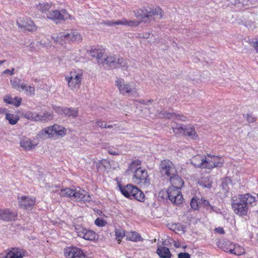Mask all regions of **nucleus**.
Wrapping results in <instances>:
<instances>
[{"label": "nucleus", "instance_id": "obj_1", "mask_svg": "<svg viewBox=\"0 0 258 258\" xmlns=\"http://www.w3.org/2000/svg\"><path fill=\"white\" fill-rule=\"evenodd\" d=\"M255 201V198L249 194L239 195L235 200H232V208L236 214L245 216L249 208L253 206Z\"/></svg>", "mask_w": 258, "mask_h": 258}, {"label": "nucleus", "instance_id": "obj_2", "mask_svg": "<svg viewBox=\"0 0 258 258\" xmlns=\"http://www.w3.org/2000/svg\"><path fill=\"white\" fill-rule=\"evenodd\" d=\"M59 194L60 196L67 197L77 201H82L85 203L91 200V198L88 192L81 188L77 189L67 187L61 189Z\"/></svg>", "mask_w": 258, "mask_h": 258}, {"label": "nucleus", "instance_id": "obj_3", "mask_svg": "<svg viewBox=\"0 0 258 258\" xmlns=\"http://www.w3.org/2000/svg\"><path fill=\"white\" fill-rule=\"evenodd\" d=\"M68 82L69 88L73 90H78L83 80V73L81 70H74L70 72L69 74L65 77Z\"/></svg>", "mask_w": 258, "mask_h": 258}, {"label": "nucleus", "instance_id": "obj_4", "mask_svg": "<svg viewBox=\"0 0 258 258\" xmlns=\"http://www.w3.org/2000/svg\"><path fill=\"white\" fill-rule=\"evenodd\" d=\"M82 40L81 35L76 30H69L67 32H61L59 36L54 38V40L61 44L71 41H79Z\"/></svg>", "mask_w": 258, "mask_h": 258}, {"label": "nucleus", "instance_id": "obj_5", "mask_svg": "<svg viewBox=\"0 0 258 258\" xmlns=\"http://www.w3.org/2000/svg\"><path fill=\"white\" fill-rule=\"evenodd\" d=\"M133 174L132 181L134 183L145 187L148 186L150 184V179L146 169L143 168L138 169Z\"/></svg>", "mask_w": 258, "mask_h": 258}, {"label": "nucleus", "instance_id": "obj_6", "mask_svg": "<svg viewBox=\"0 0 258 258\" xmlns=\"http://www.w3.org/2000/svg\"><path fill=\"white\" fill-rule=\"evenodd\" d=\"M160 173L168 177L176 174V170L173 163L169 160H162L159 165Z\"/></svg>", "mask_w": 258, "mask_h": 258}, {"label": "nucleus", "instance_id": "obj_7", "mask_svg": "<svg viewBox=\"0 0 258 258\" xmlns=\"http://www.w3.org/2000/svg\"><path fill=\"white\" fill-rule=\"evenodd\" d=\"M48 19L54 21L72 20L73 17L70 15L65 9H61L60 11L54 10L49 12L46 14Z\"/></svg>", "mask_w": 258, "mask_h": 258}, {"label": "nucleus", "instance_id": "obj_8", "mask_svg": "<svg viewBox=\"0 0 258 258\" xmlns=\"http://www.w3.org/2000/svg\"><path fill=\"white\" fill-rule=\"evenodd\" d=\"M180 189L174 187H169L167 193L170 201L174 205L178 206L181 204L183 200Z\"/></svg>", "mask_w": 258, "mask_h": 258}, {"label": "nucleus", "instance_id": "obj_9", "mask_svg": "<svg viewBox=\"0 0 258 258\" xmlns=\"http://www.w3.org/2000/svg\"><path fill=\"white\" fill-rule=\"evenodd\" d=\"M205 168L212 169L215 167H221L224 160L222 157L208 154L206 156Z\"/></svg>", "mask_w": 258, "mask_h": 258}, {"label": "nucleus", "instance_id": "obj_10", "mask_svg": "<svg viewBox=\"0 0 258 258\" xmlns=\"http://www.w3.org/2000/svg\"><path fill=\"white\" fill-rule=\"evenodd\" d=\"M17 25L20 29H24L29 32H33L37 30V27L34 22L28 18H19L17 20Z\"/></svg>", "mask_w": 258, "mask_h": 258}, {"label": "nucleus", "instance_id": "obj_11", "mask_svg": "<svg viewBox=\"0 0 258 258\" xmlns=\"http://www.w3.org/2000/svg\"><path fill=\"white\" fill-rule=\"evenodd\" d=\"M115 84L117 87L119 92L122 94H124L125 93L129 94L131 93H137L136 89L132 88L131 85L128 83H125L123 79H117L115 81Z\"/></svg>", "mask_w": 258, "mask_h": 258}, {"label": "nucleus", "instance_id": "obj_12", "mask_svg": "<svg viewBox=\"0 0 258 258\" xmlns=\"http://www.w3.org/2000/svg\"><path fill=\"white\" fill-rule=\"evenodd\" d=\"M64 254L67 258H88L80 248L76 247L66 248Z\"/></svg>", "mask_w": 258, "mask_h": 258}, {"label": "nucleus", "instance_id": "obj_13", "mask_svg": "<svg viewBox=\"0 0 258 258\" xmlns=\"http://www.w3.org/2000/svg\"><path fill=\"white\" fill-rule=\"evenodd\" d=\"M20 207L24 209H31L36 203V199L33 197L22 196L18 197Z\"/></svg>", "mask_w": 258, "mask_h": 258}, {"label": "nucleus", "instance_id": "obj_14", "mask_svg": "<svg viewBox=\"0 0 258 258\" xmlns=\"http://www.w3.org/2000/svg\"><path fill=\"white\" fill-rule=\"evenodd\" d=\"M25 251L18 247H13L7 250L4 258H23L25 256Z\"/></svg>", "mask_w": 258, "mask_h": 258}, {"label": "nucleus", "instance_id": "obj_15", "mask_svg": "<svg viewBox=\"0 0 258 258\" xmlns=\"http://www.w3.org/2000/svg\"><path fill=\"white\" fill-rule=\"evenodd\" d=\"M206 156L197 155L191 159V163L197 168H205Z\"/></svg>", "mask_w": 258, "mask_h": 258}, {"label": "nucleus", "instance_id": "obj_16", "mask_svg": "<svg viewBox=\"0 0 258 258\" xmlns=\"http://www.w3.org/2000/svg\"><path fill=\"white\" fill-rule=\"evenodd\" d=\"M136 186L132 185L127 184L125 186L119 187L120 190L123 196L125 197L132 199H133L134 194L135 192L134 190Z\"/></svg>", "mask_w": 258, "mask_h": 258}, {"label": "nucleus", "instance_id": "obj_17", "mask_svg": "<svg viewBox=\"0 0 258 258\" xmlns=\"http://www.w3.org/2000/svg\"><path fill=\"white\" fill-rule=\"evenodd\" d=\"M229 244V243H228ZM229 249L225 248V249L227 252L234 254L236 255H241L245 252V249L239 245H235L234 244H230Z\"/></svg>", "mask_w": 258, "mask_h": 258}, {"label": "nucleus", "instance_id": "obj_18", "mask_svg": "<svg viewBox=\"0 0 258 258\" xmlns=\"http://www.w3.org/2000/svg\"><path fill=\"white\" fill-rule=\"evenodd\" d=\"M53 125L48 126L41 130L38 136L41 138H52L54 137Z\"/></svg>", "mask_w": 258, "mask_h": 258}, {"label": "nucleus", "instance_id": "obj_19", "mask_svg": "<svg viewBox=\"0 0 258 258\" xmlns=\"http://www.w3.org/2000/svg\"><path fill=\"white\" fill-rule=\"evenodd\" d=\"M17 216V214L12 213L7 209H0V220L6 221H11L15 220Z\"/></svg>", "mask_w": 258, "mask_h": 258}, {"label": "nucleus", "instance_id": "obj_20", "mask_svg": "<svg viewBox=\"0 0 258 258\" xmlns=\"http://www.w3.org/2000/svg\"><path fill=\"white\" fill-rule=\"evenodd\" d=\"M20 146L26 151H30L34 149L37 145L33 144L31 139L28 138H23L20 142Z\"/></svg>", "mask_w": 258, "mask_h": 258}, {"label": "nucleus", "instance_id": "obj_21", "mask_svg": "<svg viewBox=\"0 0 258 258\" xmlns=\"http://www.w3.org/2000/svg\"><path fill=\"white\" fill-rule=\"evenodd\" d=\"M170 177V181L171 184V186L170 187H174L176 188L180 189L183 184L182 179L179 176L175 174Z\"/></svg>", "mask_w": 258, "mask_h": 258}, {"label": "nucleus", "instance_id": "obj_22", "mask_svg": "<svg viewBox=\"0 0 258 258\" xmlns=\"http://www.w3.org/2000/svg\"><path fill=\"white\" fill-rule=\"evenodd\" d=\"M3 100L8 104H12L16 107H18L21 104L22 99L18 97H16L13 99L11 96L7 95L4 97Z\"/></svg>", "mask_w": 258, "mask_h": 258}, {"label": "nucleus", "instance_id": "obj_23", "mask_svg": "<svg viewBox=\"0 0 258 258\" xmlns=\"http://www.w3.org/2000/svg\"><path fill=\"white\" fill-rule=\"evenodd\" d=\"M57 111L60 114H63L68 116H72L73 118L76 117L78 115V110L75 109L58 108Z\"/></svg>", "mask_w": 258, "mask_h": 258}, {"label": "nucleus", "instance_id": "obj_24", "mask_svg": "<svg viewBox=\"0 0 258 258\" xmlns=\"http://www.w3.org/2000/svg\"><path fill=\"white\" fill-rule=\"evenodd\" d=\"M156 252L161 258H171L172 255L169 248L164 246H158Z\"/></svg>", "mask_w": 258, "mask_h": 258}, {"label": "nucleus", "instance_id": "obj_25", "mask_svg": "<svg viewBox=\"0 0 258 258\" xmlns=\"http://www.w3.org/2000/svg\"><path fill=\"white\" fill-rule=\"evenodd\" d=\"M150 18L155 17V19L160 20L163 18L164 12L162 9L159 7L150 8Z\"/></svg>", "mask_w": 258, "mask_h": 258}, {"label": "nucleus", "instance_id": "obj_26", "mask_svg": "<svg viewBox=\"0 0 258 258\" xmlns=\"http://www.w3.org/2000/svg\"><path fill=\"white\" fill-rule=\"evenodd\" d=\"M54 137H62L67 134V130L62 126L57 124L53 125Z\"/></svg>", "mask_w": 258, "mask_h": 258}, {"label": "nucleus", "instance_id": "obj_27", "mask_svg": "<svg viewBox=\"0 0 258 258\" xmlns=\"http://www.w3.org/2000/svg\"><path fill=\"white\" fill-rule=\"evenodd\" d=\"M87 51L92 57H96L98 59L102 58L104 53L103 50L97 48L96 47H92L90 49L87 50Z\"/></svg>", "mask_w": 258, "mask_h": 258}, {"label": "nucleus", "instance_id": "obj_28", "mask_svg": "<svg viewBox=\"0 0 258 258\" xmlns=\"http://www.w3.org/2000/svg\"><path fill=\"white\" fill-rule=\"evenodd\" d=\"M11 84L13 88L20 91V89L22 90H24L25 87V83H21V80L17 78H14L10 80Z\"/></svg>", "mask_w": 258, "mask_h": 258}, {"label": "nucleus", "instance_id": "obj_29", "mask_svg": "<svg viewBox=\"0 0 258 258\" xmlns=\"http://www.w3.org/2000/svg\"><path fill=\"white\" fill-rule=\"evenodd\" d=\"M115 25H125L128 26H137L139 25V23L136 21L130 20L123 18L119 20L114 21Z\"/></svg>", "mask_w": 258, "mask_h": 258}, {"label": "nucleus", "instance_id": "obj_30", "mask_svg": "<svg viewBox=\"0 0 258 258\" xmlns=\"http://www.w3.org/2000/svg\"><path fill=\"white\" fill-rule=\"evenodd\" d=\"M171 127L173 132L175 134H179L183 135L184 132L186 129V126L181 124H177L175 122L171 124Z\"/></svg>", "mask_w": 258, "mask_h": 258}, {"label": "nucleus", "instance_id": "obj_31", "mask_svg": "<svg viewBox=\"0 0 258 258\" xmlns=\"http://www.w3.org/2000/svg\"><path fill=\"white\" fill-rule=\"evenodd\" d=\"M198 183L204 187L211 188L212 184V180L210 176L202 177L199 179Z\"/></svg>", "mask_w": 258, "mask_h": 258}, {"label": "nucleus", "instance_id": "obj_32", "mask_svg": "<svg viewBox=\"0 0 258 258\" xmlns=\"http://www.w3.org/2000/svg\"><path fill=\"white\" fill-rule=\"evenodd\" d=\"M126 237L127 240L134 242L142 241L143 239L141 235L135 231L128 233L126 234Z\"/></svg>", "mask_w": 258, "mask_h": 258}, {"label": "nucleus", "instance_id": "obj_33", "mask_svg": "<svg viewBox=\"0 0 258 258\" xmlns=\"http://www.w3.org/2000/svg\"><path fill=\"white\" fill-rule=\"evenodd\" d=\"M24 117L29 120L38 121L40 120V114L36 112H27L24 115Z\"/></svg>", "mask_w": 258, "mask_h": 258}, {"label": "nucleus", "instance_id": "obj_34", "mask_svg": "<svg viewBox=\"0 0 258 258\" xmlns=\"http://www.w3.org/2000/svg\"><path fill=\"white\" fill-rule=\"evenodd\" d=\"M96 234L93 231L86 229L82 238L87 240H93L96 238Z\"/></svg>", "mask_w": 258, "mask_h": 258}, {"label": "nucleus", "instance_id": "obj_35", "mask_svg": "<svg viewBox=\"0 0 258 258\" xmlns=\"http://www.w3.org/2000/svg\"><path fill=\"white\" fill-rule=\"evenodd\" d=\"M117 60V56L115 55L112 54L108 56L106 58L104 59L105 62L107 64H108L112 68H116V60Z\"/></svg>", "mask_w": 258, "mask_h": 258}, {"label": "nucleus", "instance_id": "obj_36", "mask_svg": "<svg viewBox=\"0 0 258 258\" xmlns=\"http://www.w3.org/2000/svg\"><path fill=\"white\" fill-rule=\"evenodd\" d=\"M184 134L183 136H187L192 139H196L197 137V133L195 131V129L190 126L187 127L186 126V129L184 132Z\"/></svg>", "mask_w": 258, "mask_h": 258}, {"label": "nucleus", "instance_id": "obj_37", "mask_svg": "<svg viewBox=\"0 0 258 258\" xmlns=\"http://www.w3.org/2000/svg\"><path fill=\"white\" fill-rule=\"evenodd\" d=\"M6 119L8 120L11 124H15L19 120V117L17 115L7 113L6 115Z\"/></svg>", "mask_w": 258, "mask_h": 258}, {"label": "nucleus", "instance_id": "obj_38", "mask_svg": "<svg viewBox=\"0 0 258 258\" xmlns=\"http://www.w3.org/2000/svg\"><path fill=\"white\" fill-rule=\"evenodd\" d=\"M96 164V168L99 169H102L104 168L105 169L109 165V162L106 159H102L99 160L97 162H95Z\"/></svg>", "mask_w": 258, "mask_h": 258}, {"label": "nucleus", "instance_id": "obj_39", "mask_svg": "<svg viewBox=\"0 0 258 258\" xmlns=\"http://www.w3.org/2000/svg\"><path fill=\"white\" fill-rule=\"evenodd\" d=\"M141 162L140 160H137L133 161L129 166V170L133 173H135V171L139 168H142L141 167Z\"/></svg>", "mask_w": 258, "mask_h": 258}, {"label": "nucleus", "instance_id": "obj_40", "mask_svg": "<svg viewBox=\"0 0 258 258\" xmlns=\"http://www.w3.org/2000/svg\"><path fill=\"white\" fill-rule=\"evenodd\" d=\"M134 190H135V192L134 194L133 199L141 202L144 201L145 198L144 194L137 187Z\"/></svg>", "mask_w": 258, "mask_h": 258}, {"label": "nucleus", "instance_id": "obj_41", "mask_svg": "<svg viewBox=\"0 0 258 258\" xmlns=\"http://www.w3.org/2000/svg\"><path fill=\"white\" fill-rule=\"evenodd\" d=\"M115 234L116 236V239L118 241V243H120L121 239L125 235V231L121 228L116 229L115 230Z\"/></svg>", "mask_w": 258, "mask_h": 258}, {"label": "nucleus", "instance_id": "obj_42", "mask_svg": "<svg viewBox=\"0 0 258 258\" xmlns=\"http://www.w3.org/2000/svg\"><path fill=\"white\" fill-rule=\"evenodd\" d=\"M51 8V5L48 3H39L36 5V8L42 13H45L49 10Z\"/></svg>", "mask_w": 258, "mask_h": 258}, {"label": "nucleus", "instance_id": "obj_43", "mask_svg": "<svg viewBox=\"0 0 258 258\" xmlns=\"http://www.w3.org/2000/svg\"><path fill=\"white\" fill-rule=\"evenodd\" d=\"M120 66L122 68H127V61L122 57L117 56V60H116V68Z\"/></svg>", "mask_w": 258, "mask_h": 258}, {"label": "nucleus", "instance_id": "obj_44", "mask_svg": "<svg viewBox=\"0 0 258 258\" xmlns=\"http://www.w3.org/2000/svg\"><path fill=\"white\" fill-rule=\"evenodd\" d=\"M74 227L75 231L77 233L78 236L82 238L86 229L80 225H75Z\"/></svg>", "mask_w": 258, "mask_h": 258}, {"label": "nucleus", "instance_id": "obj_45", "mask_svg": "<svg viewBox=\"0 0 258 258\" xmlns=\"http://www.w3.org/2000/svg\"><path fill=\"white\" fill-rule=\"evenodd\" d=\"M25 87L24 90H23L25 94L28 96H33L35 94V89L34 86H27L25 84Z\"/></svg>", "mask_w": 258, "mask_h": 258}, {"label": "nucleus", "instance_id": "obj_46", "mask_svg": "<svg viewBox=\"0 0 258 258\" xmlns=\"http://www.w3.org/2000/svg\"><path fill=\"white\" fill-rule=\"evenodd\" d=\"M145 8L141 9H139L134 11L135 16L139 19L145 18V13L144 12Z\"/></svg>", "mask_w": 258, "mask_h": 258}, {"label": "nucleus", "instance_id": "obj_47", "mask_svg": "<svg viewBox=\"0 0 258 258\" xmlns=\"http://www.w3.org/2000/svg\"><path fill=\"white\" fill-rule=\"evenodd\" d=\"M176 117L177 118H178L179 119L182 120V121H185L186 119V117L183 116H181L180 115H176L174 113H166V115L165 116V117H166L167 118H172L173 117Z\"/></svg>", "mask_w": 258, "mask_h": 258}, {"label": "nucleus", "instance_id": "obj_48", "mask_svg": "<svg viewBox=\"0 0 258 258\" xmlns=\"http://www.w3.org/2000/svg\"><path fill=\"white\" fill-rule=\"evenodd\" d=\"M106 222L104 219L98 218L95 221V224L99 227L105 226L106 224Z\"/></svg>", "mask_w": 258, "mask_h": 258}, {"label": "nucleus", "instance_id": "obj_49", "mask_svg": "<svg viewBox=\"0 0 258 258\" xmlns=\"http://www.w3.org/2000/svg\"><path fill=\"white\" fill-rule=\"evenodd\" d=\"M197 198H193L190 201V206L194 210H197L199 208V202Z\"/></svg>", "mask_w": 258, "mask_h": 258}, {"label": "nucleus", "instance_id": "obj_50", "mask_svg": "<svg viewBox=\"0 0 258 258\" xmlns=\"http://www.w3.org/2000/svg\"><path fill=\"white\" fill-rule=\"evenodd\" d=\"M40 120H46L47 119H51L52 118V114L50 113L45 112L42 115H40Z\"/></svg>", "mask_w": 258, "mask_h": 258}, {"label": "nucleus", "instance_id": "obj_51", "mask_svg": "<svg viewBox=\"0 0 258 258\" xmlns=\"http://www.w3.org/2000/svg\"><path fill=\"white\" fill-rule=\"evenodd\" d=\"M249 44L251 46L253 47L256 52L258 53V39L255 38L254 40H252L249 42Z\"/></svg>", "mask_w": 258, "mask_h": 258}, {"label": "nucleus", "instance_id": "obj_52", "mask_svg": "<svg viewBox=\"0 0 258 258\" xmlns=\"http://www.w3.org/2000/svg\"><path fill=\"white\" fill-rule=\"evenodd\" d=\"M228 243L233 244L232 242H231L230 241H223V242L222 243V245L221 246V248L225 252H227V251L225 249V248H228V249H229V247H230V244H229Z\"/></svg>", "mask_w": 258, "mask_h": 258}, {"label": "nucleus", "instance_id": "obj_53", "mask_svg": "<svg viewBox=\"0 0 258 258\" xmlns=\"http://www.w3.org/2000/svg\"><path fill=\"white\" fill-rule=\"evenodd\" d=\"M245 117L249 123H253L256 120V117L253 116L251 114H247Z\"/></svg>", "mask_w": 258, "mask_h": 258}, {"label": "nucleus", "instance_id": "obj_54", "mask_svg": "<svg viewBox=\"0 0 258 258\" xmlns=\"http://www.w3.org/2000/svg\"><path fill=\"white\" fill-rule=\"evenodd\" d=\"M136 101L139 103L148 105L149 104H151L153 102V100L152 99L150 100H144V99H140L139 100H136Z\"/></svg>", "mask_w": 258, "mask_h": 258}, {"label": "nucleus", "instance_id": "obj_55", "mask_svg": "<svg viewBox=\"0 0 258 258\" xmlns=\"http://www.w3.org/2000/svg\"><path fill=\"white\" fill-rule=\"evenodd\" d=\"M95 124L101 128H106L107 124L104 121L101 120H97Z\"/></svg>", "mask_w": 258, "mask_h": 258}, {"label": "nucleus", "instance_id": "obj_56", "mask_svg": "<svg viewBox=\"0 0 258 258\" xmlns=\"http://www.w3.org/2000/svg\"><path fill=\"white\" fill-rule=\"evenodd\" d=\"M178 258H190V256L187 252H180L178 254Z\"/></svg>", "mask_w": 258, "mask_h": 258}, {"label": "nucleus", "instance_id": "obj_57", "mask_svg": "<svg viewBox=\"0 0 258 258\" xmlns=\"http://www.w3.org/2000/svg\"><path fill=\"white\" fill-rule=\"evenodd\" d=\"M201 204L207 209H209V208L210 206L209 202L207 200L204 199H201Z\"/></svg>", "mask_w": 258, "mask_h": 258}, {"label": "nucleus", "instance_id": "obj_58", "mask_svg": "<svg viewBox=\"0 0 258 258\" xmlns=\"http://www.w3.org/2000/svg\"><path fill=\"white\" fill-rule=\"evenodd\" d=\"M210 210V212H216L217 213H219L220 212V209L217 207H214V206H212L211 205H210V206L209 207V209Z\"/></svg>", "mask_w": 258, "mask_h": 258}, {"label": "nucleus", "instance_id": "obj_59", "mask_svg": "<svg viewBox=\"0 0 258 258\" xmlns=\"http://www.w3.org/2000/svg\"><path fill=\"white\" fill-rule=\"evenodd\" d=\"M150 8H145L144 12L145 13V18H150Z\"/></svg>", "mask_w": 258, "mask_h": 258}, {"label": "nucleus", "instance_id": "obj_60", "mask_svg": "<svg viewBox=\"0 0 258 258\" xmlns=\"http://www.w3.org/2000/svg\"><path fill=\"white\" fill-rule=\"evenodd\" d=\"M114 21H113V20H112V21L107 20V21H104L102 23L104 24V25L111 26L115 25Z\"/></svg>", "mask_w": 258, "mask_h": 258}, {"label": "nucleus", "instance_id": "obj_61", "mask_svg": "<svg viewBox=\"0 0 258 258\" xmlns=\"http://www.w3.org/2000/svg\"><path fill=\"white\" fill-rule=\"evenodd\" d=\"M14 69L13 68L12 70H6L3 72V74H10L11 75H12L14 74Z\"/></svg>", "mask_w": 258, "mask_h": 258}, {"label": "nucleus", "instance_id": "obj_62", "mask_svg": "<svg viewBox=\"0 0 258 258\" xmlns=\"http://www.w3.org/2000/svg\"><path fill=\"white\" fill-rule=\"evenodd\" d=\"M215 231L220 234H224L225 233L224 229L223 228L218 227L215 229Z\"/></svg>", "mask_w": 258, "mask_h": 258}, {"label": "nucleus", "instance_id": "obj_63", "mask_svg": "<svg viewBox=\"0 0 258 258\" xmlns=\"http://www.w3.org/2000/svg\"><path fill=\"white\" fill-rule=\"evenodd\" d=\"M174 246H175V247H176V248H178V247H180L179 244H178L176 243V242L174 243Z\"/></svg>", "mask_w": 258, "mask_h": 258}, {"label": "nucleus", "instance_id": "obj_64", "mask_svg": "<svg viewBox=\"0 0 258 258\" xmlns=\"http://www.w3.org/2000/svg\"><path fill=\"white\" fill-rule=\"evenodd\" d=\"M113 127V126L112 125H107L106 128H112Z\"/></svg>", "mask_w": 258, "mask_h": 258}]
</instances>
